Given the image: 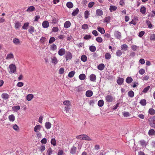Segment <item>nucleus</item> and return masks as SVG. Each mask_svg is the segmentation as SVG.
Segmentation results:
<instances>
[{"mask_svg":"<svg viewBox=\"0 0 155 155\" xmlns=\"http://www.w3.org/2000/svg\"><path fill=\"white\" fill-rule=\"evenodd\" d=\"M63 104L67 106H69L70 105V102L69 101H65L63 102Z\"/></svg>","mask_w":155,"mask_h":155,"instance_id":"obj_46","label":"nucleus"},{"mask_svg":"<svg viewBox=\"0 0 155 155\" xmlns=\"http://www.w3.org/2000/svg\"><path fill=\"white\" fill-rule=\"evenodd\" d=\"M89 15V12L88 11H86L84 12V17L86 19L88 18V16Z\"/></svg>","mask_w":155,"mask_h":155,"instance_id":"obj_47","label":"nucleus"},{"mask_svg":"<svg viewBox=\"0 0 155 155\" xmlns=\"http://www.w3.org/2000/svg\"><path fill=\"white\" fill-rule=\"evenodd\" d=\"M35 9V8L33 6H31L28 8L26 11L27 12H31L34 11Z\"/></svg>","mask_w":155,"mask_h":155,"instance_id":"obj_30","label":"nucleus"},{"mask_svg":"<svg viewBox=\"0 0 155 155\" xmlns=\"http://www.w3.org/2000/svg\"><path fill=\"white\" fill-rule=\"evenodd\" d=\"M29 23L28 22L25 23L22 27V28L23 29H27L28 28V27L29 26Z\"/></svg>","mask_w":155,"mask_h":155,"instance_id":"obj_35","label":"nucleus"},{"mask_svg":"<svg viewBox=\"0 0 155 155\" xmlns=\"http://www.w3.org/2000/svg\"><path fill=\"white\" fill-rule=\"evenodd\" d=\"M139 73L141 75H143L145 73V70L143 69H141L139 71Z\"/></svg>","mask_w":155,"mask_h":155,"instance_id":"obj_57","label":"nucleus"},{"mask_svg":"<svg viewBox=\"0 0 155 155\" xmlns=\"http://www.w3.org/2000/svg\"><path fill=\"white\" fill-rule=\"evenodd\" d=\"M117 6L114 5H110V6L109 10L111 12H112L113 11H115L117 9Z\"/></svg>","mask_w":155,"mask_h":155,"instance_id":"obj_16","label":"nucleus"},{"mask_svg":"<svg viewBox=\"0 0 155 155\" xmlns=\"http://www.w3.org/2000/svg\"><path fill=\"white\" fill-rule=\"evenodd\" d=\"M105 99L107 102H110L112 101L114 98L112 95H108L105 97Z\"/></svg>","mask_w":155,"mask_h":155,"instance_id":"obj_4","label":"nucleus"},{"mask_svg":"<svg viewBox=\"0 0 155 155\" xmlns=\"http://www.w3.org/2000/svg\"><path fill=\"white\" fill-rule=\"evenodd\" d=\"M42 26L44 28H47L49 26V23L47 21H45L42 23Z\"/></svg>","mask_w":155,"mask_h":155,"instance_id":"obj_11","label":"nucleus"},{"mask_svg":"<svg viewBox=\"0 0 155 155\" xmlns=\"http://www.w3.org/2000/svg\"><path fill=\"white\" fill-rule=\"evenodd\" d=\"M89 49L91 51L94 52L95 51L96 48L94 46H91L90 47Z\"/></svg>","mask_w":155,"mask_h":155,"instance_id":"obj_43","label":"nucleus"},{"mask_svg":"<svg viewBox=\"0 0 155 155\" xmlns=\"http://www.w3.org/2000/svg\"><path fill=\"white\" fill-rule=\"evenodd\" d=\"M114 35L117 39H119L121 37V33L118 31H116L114 33Z\"/></svg>","mask_w":155,"mask_h":155,"instance_id":"obj_9","label":"nucleus"},{"mask_svg":"<svg viewBox=\"0 0 155 155\" xmlns=\"http://www.w3.org/2000/svg\"><path fill=\"white\" fill-rule=\"evenodd\" d=\"M71 25V23L70 21H66L64 24V27L65 28H69Z\"/></svg>","mask_w":155,"mask_h":155,"instance_id":"obj_14","label":"nucleus"},{"mask_svg":"<svg viewBox=\"0 0 155 155\" xmlns=\"http://www.w3.org/2000/svg\"><path fill=\"white\" fill-rule=\"evenodd\" d=\"M140 12L142 14H144L146 12V8L144 6L141 7L140 10Z\"/></svg>","mask_w":155,"mask_h":155,"instance_id":"obj_40","label":"nucleus"},{"mask_svg":"<svg viewBox=\"0 0 155 155\" xmlns=\"http://www.w3.org/2000/svg\"><path fill=\"white\" fill-rule=\"evenodd\" d=\"M131 49L134 51H136L138 47L135 45H132L131 46Z\"/></svg>","mask_w":155,"mask_h":155,"instance_id":"obj_53","label":"nucleus"},{"mask_svg":"<svg viewBox=\"0 0 155 155\" xmlns=\"http://www.w3.org/2000/svg\"><path fill=\"white\" fill-rule=\"evenodd\" d=\"M66 5L68 8H71L73 7V5L72 2H68L67 3Z\"/></svg>","mask_w":155,"mask_h":155,"instance_id":"obj_32","label":"nucleus"},{"mask_svg":"<svg viewBox=\"0 0 155 155\" xmlns=\"http://www.w3.org/2000/svg\"><path fill=\"white\" fill-rule=\"evenodd\" d=\"M2 97L5 100L8 99L9 97V95L6 93H3L1 95Z\"/></svg>","mask_w":155,"mask_h":155,"instance_id":"obj_22","label":"nucleus"},{"mask_svg":"<svg viewBox=\"0 0 155 155\" xmlns=\"http://www.w3.org/2000/svg\"><path fill=\"white\" fill-rule=\"evenodd\" d=\"M55 40V38L54 37H51L49 40V43L50 44L52 43L53 42H54Z\"/></svg>","mask_w":155,"mask_h":155,"instance_id":"obj_48","label":"nucleus"},{"mask_svg":"<svg viewBox=\"0 0 155 155\" xmlns=\"http://www.w3.org/2000/svg\"><path fill=\"white\" fill-rule=\"evenodd\" d=\"M82 140L88 141L92 140L91 138L86 134H83Z\"/></svg>","mask_w":155,"mask_h":155,"instance_id":"obj_8","label":"nucleus"},{"mask_svg":"<svg viewBox=\"0 0 155 155\" xmlns=\"http://www.w3.org/2000/svg\"><path fill=\"white\" fill-rule=\"evenodd\" d=\"M150 39L151 40L154 41L155 40V34H152L150 37Z\"/></svg>","mask_w":155,"mask_h":155,"instance_id":"obj_58","label":"nucleus"},{"mask_svg":"<svg viewBox=\"0 0 155 155\" xmlns=\"http://www.w3.org/2000/svg\"><path fill=\"white\" fill-rule=\"evenodd\" d=\"M140 103L142 105L145 106L146 104V101L145 99L141 100Z\"/></svg>","mask_w":155,"mask_h":155,"instance_id":"obj_39","label":"nucleus"},{"mask_svg":"<svg viewBox=\"0 0 155 155\" xmlns=\"http://www.w3.org/2000/svg\"><path fill=\"white\" fill-rule=\"evenodd\" d=\"M13 41L14 44L16 45H20V41L18 38H14L13 40Z\"/></svg>","mask_w":155,"mask_h":155,"instance_id":"obj_12","label":"nucleus"},{"mask_svg":"<svg viewBox=\"0 0 155 155\" xmlns=\"http://www.w3.org/2000/svg\"><path fill=\"white\" fill-rule=\"evenodd\" d=\"M132 81L133 79L131 77H127L126 80V82L128 84L132 82Z\"/></svg>","mask_w":155,"mask_h":155,"instance_id":"obj_28","label":"nucleus"},{"mask_svg":"<svg viewBox=\"0 0 155 155\" xmlns=\"http://www.w3.org/2000/svg\"><path fill=\"white\" fill-rule=\"evenodd\" d=\"M134 93L132 91H130L128 93V96L130 97H133L134 96Z\"/></svg>","mask_w":155,"mask_h":155,"instance_id":"obj_31","label":"nucleus"},{"mask_svg":"<svg viewBox=\"0 0 155 155\" xmlns=\"http://www.w3.org/2000/svg\"><path fill=\"white\" fill-rule=\"evenodd\" d=\"M77 148L74 147L73 146L71 148L70 151V153L71 154H75L76 152Z\"/></svg>","mask_w":155,"mask_h":155,"instance_id":"obj_13","label":"nucleus"},{"mask_svg":"<svg viewBox=\"0 0 155 155\" xmlns=\"http://www.w3.org/2000/svg\"><path fill=\"white\" fill-rule=\"evenodd\" d=\"M24 85V83L21 82H19L17 83V85L18 87H21Z\"/></svg>","mask_w":155,"mask_h":155,"instance_id":"obj_63","label":"nucleus"},{"mask_svg":"<svg viewBox=\"0 0 155 155\" xmlns=\"http://www.w3.org/2000/svg\"><path fill=\"white\" fill-rule=\"evenodd\" d=\"M150 87V86H147L142 91V92L143 93H146L149 90Z\"/></svg>","mask_w":155,"mask_h":155,"instance_id":"obj_49","label":"nucleus"},{"mask_svg":"<svg viewBox=\"0 0 155 155\" xmlns=\"http://www.w3.org/2000/svg\"><path fill=\"white\" fill-rule=\"evenodd\" d=\"M75 74V72L74 71H72L70 72L68 74V77L70 78L72 77Z\"/></svg>","mask_w":155,"mask_h":155,"instance_id":"obj_45","label":"nucleus"},{"mask_svg":"<svg viewBox=\"0 0 155 155\" xmlns=\"http://www.w3.org/2000/svg\"><path fill=\"white\" fill-rule=\"evenodd\" d=\"M58 28L57 27H53V28L52 31L53 32H56L58 31Z\"/></svg>","mask_w":155,"mask_h":155,"instance_id":"obj_62","label":"nucleus"},{"mask_svg":"<svg viewBox=\"0 0 155 155\" xmlns=\"http://www.w3.org/2000/svg\"><path fill=\"white\" fill-rule=\"evenodd\" d=\"M90 80L92 81H95L96 79V75L94 74H92L90 76Z\"/></svg>","mask_w":155,"mask_h":155,"instance_id":"obj_6","label":"nucleus"},{"mask_svg":"<svg viewBox=\"0 0 155 155\" xmlns=\"http://www.w3.org/2000/svg\"><path fill=\"white\" fill-rule=\"evenodd\" d=\"M79 9L78 8H77L75 10H74L72 13L71 15L72 16H75L78 13Z\"/></svg>","mask_w":155,"mask_h":155,"instance_id":"obj_33","label":"nucleus"},{"mask_svg":"<svg viewBox=\"0 0 155 155\" xmlns=\"http://www.w3.org/2000/svg\"><path fill=\"white\" fill-rule=\"evenodd\" d=\"M51 144L54 146H55L56 144V142L54 138H53L51 139Z\"/></svg>","mask_w":155,"mask_h":155,"instance_id":"obj_42","label":"nucleus"},{"mask_svg":"<svg viewBox=\"0 0 155 155\" xmlns=\"http://www.w3.org/2000/svg\"><path fill=\"white\" fill-rule=\"evenodd\" d=\"M148 134L150 136H154L155 135V131L153 129H150L148 131Z\"/></svg>","mask_w":155,"mask_h":155,"instance_id":"obj_18","label":"nucleus"},{"mask_svg":"<svg viewBox=\"0 0 155 155\" xmlns=\"http://www.w3.org/2000/svg\"><path fill=\"white\" fill-rule=\"evenodd\" d=\"M72 57V54L70 52L68 51L66 52L65 55V58L66 61L70 60Z\"/></svg>","mask_w":155,"mask_h":155,"instance_id":"obj_3","label":"nucleus"},{"mask_svg":"<svg viewBox=\"0 0 155 155\" xmlns=\"http://www.w3.org/2000/svg\"><path fill=\"white\" fill-rule=\"evenodd\" d=\"M104 68V65L103 64H101L97 66L98 69L101 71L103 70Z\"/></svg>","mask_w":155,"mask_h":155,"instance_id":"obj_27","label":"nucleus"},{"mask_svg":"<svg viewBox=\"0 0 155 155\" xmlns=\"http://www.w3.org/2000/svg\"><path fill=\"white\" fill-rule=\"evenodd\" d=\"M41 127L40 125H36L34 128V131L36 132H38L40 130Z\"/></svg>","mask_w":155,"mask_h":155,"instance_id":"obj_15","label":"nucleus"},{"mask_svg":"<svg viewBox=\"0 0 155 155\" xmlns=\"http://www.w3.org/2000/svg\"><path fill=\"white\" fill-rule=\"evenodd\" d=\"M104 104V102L103 100H100L98 102V105L99 107H102Z\"/></svg>","mask_w":155,"mask_h":155,"instance_id":"obj_38","label":"nucleus"},{"mask_svg":"<svg viewBox=\"0 0 155 155\" xmlns=\"http://www.w3.org/2000/svg\"><path fill=\"white\" fill-rule=\"evenodd\" d=\"M45 147L44 145H41L40 147V150L41 152L45 150Z\"/></svg>","mask_w":155,"mask_h":155,"instance_id":"obj_59","label":"nucleus"},{"mask_svg":"<svg viewBox=\"0 0 155 155\" xmlns=\"http://www.w3.org/2000/svg\"><path fill=\"white\" fill-rule=\"evenodd\" d=\"M52 150L51 148H49L48 149L47 151V153L48 155H51L52 153Z\"/></svg>","mask_w":155,"mask_h":155,"instance_id":"obj_64","label":"nucleus"},{"mask_svg":"<svg viewBox=\"0 0 155 155\" xmlns=\"http://www.w3.org/2000/svg\"><path fill=\"white\" fill-rule=\"evenodd\" d=\"M81 60L83 62L86 61L87 60V56L84 55H83L81 57Z\"/></svg>","mask_w":155,"mask_h":155,"instance_id":"obj_41","label":"nucleus"},{"mask_svg":"<svg viewBox=\"0 0 155 155\" xmlns=\"http://www.w3.org/2000/svg\"><path fill=\"white\" fill-rule=\"evenodd\" d=\"M66 52V51L64 48H61L58 51V54L59 55L62 56L64 55Z\"/></svg>","mask_w":155,"mask_h":155,"instance_id":"obj_5","label":"nucleus"},{"mask_svg":"<svg viewBox=\"0 0 155 155\" xmlns=\"http://www.w3.org/2000/svg\"><path fill=\"white\" fill-rule=\"evenodd\" d=\"M86 77L85 75L84 74H81L79 76V79L81 80H83L85 79Z\"/></svg>","mask_w":155,"mask_h":155,"instance_id":"obj_29","label":"nucleus"},{"mask_svg":"<svg viewBox=\"0 0 155 155\" xmlns=\"http://www.w3.org/2000/svg\"><path fill=\"white\" fill-rule=\"evenodd\" d=\"M28 31L30 34H32L35 31V28L32 26L29 27Z\"/></svg>","mask_w":155,"mask_h":155,"instance_id":"obj_24","label":"nucleus"},{"mask_svg":"<svg viewBox=\"0 0 155 155\" xmlns=\"http://www.w3.org/2000/svg\"><path fill=\"white\" fill-rule=\"evenodd\" d=\"M13 108L14 109V110L17 111L20 109V107L19 106H16L13 107Z\"/></svg>","mask_w":155,"mask_h":155,"instance_id":"obj_50","label":"nucleus"},{"mask_svg":"<svg viewBox=\"0 0 155 155\" xmlns=\"http://www.w3.org/2000/svg\"><path fill=\"white\" fill-rule=\"evenodd\" d=\"M96 13L97 16H101L103 14V12L101 10L98 9L96 10Z\"/></svg>","mask_w":155,"mask_h":155,"instance_id":"obj_10","label":"nucleus"},{"mask_svg":"<svg viewBox=\"0 0 155 155\" xmlns=\"http://www.w3.org/2000/svg\"><path fill=\"white\" fill-rule=\"evenodd\" d=\"M9 67L10 69V73H13L16 71V67L15 65L12 64L9 65Z\"/></svg>","mask_w":155,"mask_h":155,"instance_id":"obj_2","label":"nucleus"},{"mask_svg":"<svg viewBox=\"0 0 155 155\" xmlns=\"http://www.w3.org/2000/svg\"><path fill=\"white\" fill-rule=\"evenodd\" d=\"M33 97V96L32 94H28L27 96V100L28 101H31Z\"/></svg>","mask_w":155,"mask_h":155,"instance_id":"obj_34","label":"nucleus"},{"mask_svg":"<svg viewBox=\"0 0 155 155\" xmlns=\"http://www.w3.org/2000/svg\"><path fill=\"white\" fill-rule=\"evenodd\" d=\"M93 92L91 91H87L86 93V95L87 97H90L92 95Z\"/></svg>","mask_w":155,"mask_h":155,"instance_id":"obj_19","label":"nucleus"},{"mask_svg":"<svg viewBox=\"0 0 155 155\" xmlns=\"http://www.w3.org/2000/svg\"><path fill=\"white\" fill-rule=\"evenodd\" d=\"M13 57V55L12 54H8L7 56L6 57V59H10Z\"/></svg>","mask_w":155,"mask_h":155,"instance_id":"obj_54","label":"nucleus"},{"mask_svg":"<svg viewBox=\"0 0 155 155\" xmlns=\"http://www.w3.org/2000/svg\"><path fill=\"white\" fill-rule=\"evenodd\" d=\"M124 81V79L122 78H119L117 80V83L119 85L122 84Z\"/></svg>","mask_w":155,"mask_h":155,"instance_id":"obj_17","label":"nucleus"},{"mask_svg":"<svg viewBox=\"0 0 155 155\" xmlns=\"http://www.w3.org/2000/svg\"><path fill=\"white\" fill-rule=\"evenodd\" d=\"M45 126L46 128L49 129L51 127V124L50 122H48L45 123Z\"/></svg>","mask_w":155,"mask_h":155,"instance_id":"obj_25","label":"nucleus"},{"mask_svg":"<svg viewBox=\"0 0 155 155\" xmlns=\"http://www.w3.org/2000/svg\"><path fill=\"white\" fill-rule=\"evenodd\" d=\"M111 18L110 16H108L105 18L104 19V22H106L107 23H109L110 21Z\"/></svg>","mask_w":155,"mask_h":155,"instance_id":"obj_21","label":"nucleus"},{"mask_svg":"<svg viewBox=\"0 0 155 155\" xmlns=\"http://www.w3.org/2000/svg\"><path fill=\"white\" fill-rule=\"evenodd\" d=\"M96 40L97 42L99 43H101L102 42L103 40L101 37H98L96 39Z\"/></svg>","mask_w":155,"mask_h":155,"instance_id":"obj_56","label":"nucleus"},{"mask_svg":"<svg viewBox=\"0 0 155 155\" xmlns=\"http://www.w3.org/2000/svg\"><path fill=\"white\" fill-rule=\"evenodd\" d=\"M128 46L126 44H123L121 46V49L124 51H127L128 48Z\"/></svg>","mask_w":155,"mask_h":155,"instance_id":"obj_20","label":"nucleus"},{"mask_svg":"<svg viewBox=\"0 0 155 155\" xmlns=\"http://www.w3.org/2000/svg\"><path fill=\"white\" fill-rule=\"evenodd\" d=\"M8 119L10 121L13 122L15 120V117L13 114H12L9 116Z\"/></svg>","mask_w":155,"mask_h":155,"instance_id":"obj_23","label":"nucleus"},{"mask_svg":"<svg viewBox=\"0 0 155 155\" xmlns=\"http://www.w3.org/2000/svg\"><path fill=\"white\" fill-rule=\"evenodd\" d=\"M97 30L102 34H104L105 33V30L103 28L98 27H97Z\"/></svg>","mask_w":155,"mask_h":155,"instance_id":"obj_26","label":"nucleus"},{"mask_svg":"<svg viewBox=\"0 0 155 155\" xmlns=\"http://www.w3.org/2000/svg\"><path fill=\"white\" fill-rule=\"evenodd\" d=\"M105 57L106 59H109L111 58V55L110 53H107L105 54Z\"/></svg>","mask_w":155,"mask_h":155,"instance_id":"obj_44","label":"nucleus"},{"mask_svg":"<svg viewBox=\"0 0 155 155\" xmlns=\"http://www.w3.org/2000/svg\"><path fill=\"white\" fill-rule=\"evenodd\" d=\"M51 49L53 51H54L57 49V46L54 44H53L51 46Z\"/></svg>","mask_w":155,"mask_h":155,"instance_id":"obj_52","label":"nucleus"},{"mask_svg":"<svg viewBox=\"0 0 155 155\" xmlns=\"http://www.w3.org/2000/svg\"><path fill=\"white\" fill-rule=\"evenodd\" d=\"M94 4V2H90L88 5V7L89 8H92Z\"/></svg>","mask_w":155,"mask_h":155,"instance_id":"obj_60","label":"nucleus"},{"mask_svg":"<svg viewBox=\"0 0 155 155\" xmlns=\"http://www.w3.org/2000/svg\"><path fill=\"white\" fill-rule=\"evenodd\" d=\"M140 143L141 145L143 147H145L146 146V143L145 141L144 140H142L140 141Z\"/></svg>","mask_w":155,"mask_h":155,"instance_id":"obj_55","label":"nucleus"},{"mask_svg":"<svg viewBox=\"0 0 155 155\" xmlns=\"http://www.w3.org/2000/svg\"><path fill=\"white\" fill-rule=\"evenodd\" d=\"M149 113L151 115H153L155 114V110L152 108H150L149 110Z\"/></svg>","mask_w":155,"mask_h":155,"instance_id":"obj_37","label":"nucleus"},{"mask_svg":"<svg viewBox=\"0 0 155 155\" xmlns=\"http://www.w3.org/2000/svg\"><path fill=\"white\" fill-rule=\"evenodd\" d=\"M149 123L152 127L155 128V116L150 118L149 120Z\"/></svg>","mask_w":155,"mask_h":155,"instance_id":"obj_1","label":"nucleus"},{"mask_svg":"<svg viewBox=\"0 0 155 155\" xmlns=\"http://www.w3.org/2000/svg\"><path fill=\"white\" fill-rule=\"evenodd\" d=\"M64 109L66 111V112L67 113L69 112V110L70 109V107L69 106H66L64 107Z\"/></svg>","mask_w":155,"mask_h":155,"instance_id":"obj_61","label":"nucleus"},{"mask_svg":"<svg viewBox=\"0 0 155 155\" xmlns=\"http://www.w3.org/2000/svg\"><path fill=\"white\" fill-rule=\"evenodd\" d=\"M122 53V52L121 50H118L117 51L116 54L117 56L120 57Z\"/></svg>","mask_w":155,"mask_h":155,"instance_id":"obj_51","label":"nucleus"},{"mask_svg":"<svg viewBox=\"0 0 155 155\" xmlns=\"http://www.w3.org/2000/svg\"><path fill=\"white\" fill-rule=\"evenodd\" d=\"M21 26V24L18 21L15 23V28L16 29L19 28Z\"/></svg>","mask_w":155,"mask_h":155,"instance_id":"obj_36","label":"nucleus"},{"mask_svg":"<svg viewBox=\"0 0 155 155\" xmlns=\"http://www.w3.org/2000/svg\"><path fill=\"white\" fill-rule=\"evenodd\" d=\"M51 62L52 63L55 64L58 63V60L57 59L55 56H54L51 58Z\"/></svg>","mask_w":155,"mask_h":155,"instance_id":"obj_7","label":"nucleus"}]
</instances>
